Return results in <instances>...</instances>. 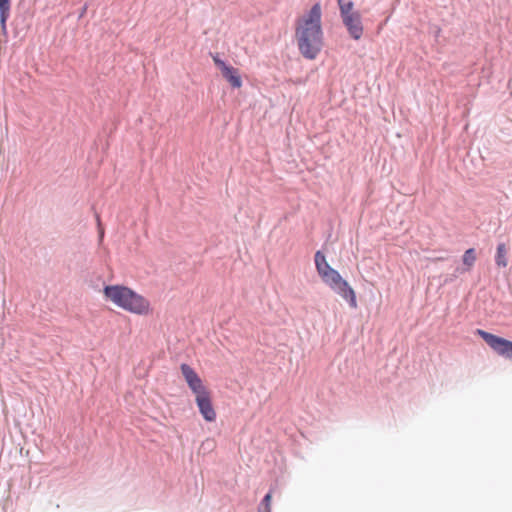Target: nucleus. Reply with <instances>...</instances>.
Masks as SVG:
<instances>
[{
  "label": "nucleus",
  "mask_w": 512,
  "mask_h": 512,
  "mask_svg": "<svg viewBox=\"0 0 512 512\" xmlns=\"http://www.w3.org/2000/svg\"><path fill=\"white\" fill-rule=\"evenodd\" d=\"M321 17V5L316 3L295 22V39L299 51L310 60L315 59L323 47Z\"/></svg>",
  "instance_id": "1"
},
{
  "label": "nucleus",
  "mask_w": 512,
  "mask_h": 512,
  "mask_svg": "<svg viewBox=\"0 0 512 512\" xmlns=\"http://www.w3.org/2000/svg\"><path fill=\"white\" fill-rule=\"evenodd\" d=\"M106 300L131 314L147 316L152 313L150 301L124 285H107L103 289Z\"/></svg>",
  "instance_id": "2"
},
{
  "label": "nucleus",
  "mask_w": 512,
  "mask_h": 512,
  "mask_svg": "<svg viewBox=\"0 0 512 512\" xmlns=\"http://www.w3.org/2000/svg\"><path fill=\"white\" fill-rule=\"evenodd\" d=\"M476 334L479 335L497 355L512 360L511 341L482 329H477Z\"/></svg>",
  "instance_id": "3"
},
{
  "label": "nucleus",
  "mask_w": 512,
  "mask_h": 512,
  "mask_svg": "<svg viewBox=\"0 0 512 512\" xmlns=\"http://www.w3.org/2000/svg\"><path fill=\"white\" fill-rule=\"evenodd\" d=\"M180 369L188 387L195 394V398L209 391L203 384V381L197 372L191 366L183 363L181 364Z\"/></svg>",
  "instance_id": "4"
},
{
  "label": "nucleus",
  "mask_w": 512,
  "mask_h": 512,
  "mask_svg": "<svg viewBox=\"0 0 512 512\" xmlns=\"http://www.w3.org/2000/svg\"><path fill=\"white\" fill-rule=\"evenodd\" d=\"M213 62L233 88H240L242 86L241 76L236 68L225 63L218 55L213 56Z\"/></svg>",
  "instance_id": "5"
},
{
  "label": "nucleus",
  "mask_w": 512,
  "mask_h": 512,
  "mask_svg": "<svg viewBox=\"0 0 512 512\" xmlns=\"http://www.w3.org/2000/svg\"><path fill=\"white\" fill-rule=\"evenodd\" d=\"M195 401L198 406L199 412L206 421L213 422L216 420V411L212 405L210 391L202 395H199L198 397L195 398Z\"/></svg>",
  "instance_id": "6"
},
{
  "label": "nucleus",
  "mask_w": 512,
  "mask_h": 512,
  "mask_svg": "<svg viewBox=\"0 0 512 512\" xmlns=\"http://www.w3.org/2000/svg\"><path fill=\"white\" fill-rule=\"evenodd\" d=\"M343 24L348 30L349 35L354 40H359L364 32V27L361 20L360 13H355L352 15H347L346 17L342 18Z\"/></svg>",
  "instance_id": "7"
},
{
  "label": "nucleus",
  "mask_w": 512,
  "mask_h": 512,
  "mask_svg": "<svg viewBox=\"0 0 512 512\" xmlns=\"http://www.w3.org/2000/svg\"><path fill=\"white\" fill-rule=\"evenodd\" d=\"M335 292L339 294L344 300H346L351 308H357L358 304L356 293L346 280H343Z\"/></svg>",
  "instance_id": "8"
},
{
  "label": "nucleus",
  "mask_w": 512,
  "mask_h": 512,
  "mask_svg": "<svg viewBox=\"0 0 512 512\" xmlns=\"http://www.w3.org/2000/svg\"><path fill=\"white\" fill-rule=\"evenodd\" d=\"M315 266L319 276L332 269L321 251L315 253Z\"/></svg>",
  "instance_id": "9"
},
{
  "label": "nucleus",
  "mask_w": 512,
  "mask_h": 512,
  "mask_svg": "<svg viewBox=\"0 0 512 512\" xmlns=\"http://www.w3.org/2000/svg\"><path fill=\"white\" fill-rule=\"evenodd\" d=\"M315 266L319 276L332 269L321 251L315 253Z\"/></svg>",
  "instance_id": "10"
},
{
  "label": "nucleus",
  "mask_w": 512,
  "mask_h": 512,
  "mask_svg": "<svg viewBox=\"0 0 512 512\" xmlns=\"http://www.w3.org/2000/svg\"><path fill=\"white\" fill-rule=\"evenodd\" d=\"M315 266L319 276L332 269L321 251L315 253Z\"/></svg>",
  "instance_id": "11"
},
{
  "label": "nucleus",
  "mask_w": 512,
  "mask_h": 512,
  "mask_svg": "<svg viewBox=\"0 0 512 512\" xmlns=\"http://www.w3.org/2000/svg\"><path fill=\"white\" fill-rule=\"evenodd\" d=\"M338 6L340 10L341 18L346 17L347 15H352L355 13H358L357 11H354V4L351 0H337Z\"/></svg>",
  "instance_id": "12"
},
{
  "label": "nucleus",
  "mask_w": 512,
  "mask_h": 512,
  "mask_svg": "<svg viewBox=\"0 0 512 512\" xmlns=\"http://www.w3.org/2000/svg\"><path fill=\"white\" fill-rule=\"evenodd\" d=\"M11 1L0 0V22L4 26L10 15Z\"/></svg>",
  "instance_id": "13"
},
{
  "label": "nucleus",
  "mask_w": 512,
  "mask_h": 512,
  "mask_svg": "<svg viewBox=\"0 0 512 512\" xmlns=\"http://www.w3.org/2000/svg\"><path fill=\"white\" fill-rule=\"evenodd\" d=\"M507 249L505 244L501 243L497 247V254H496V263L498 266L506 267L507 266V259H506Z\"/></svg>",
  "instance_id": "14"
},
{
  "label": "nucleus",
  "mask_w": 512,
  "mask_h": 512,
  "mask_svg": "<svg viewBox=\"0 0 512 512\" xmlns=\"http://www.w3.org/2000/svg\"><path fill=\"white\" fill-rule=\"evenodd\" d=\"M462 260H463L464 265L467 266V270H470L476 261L475 250L473 248L466 250L463 255Z\"/></svg>",
  "instance_id": "15"
},
{
  "label": "nucleus",
  "mask_w": 512,
  "mask_h": 512,
  "mask_svg": "<svg viewBox=\"0 0 512 512\" xmlns=\"http://www.w3.org/2000/svg\"><path fill=\"white\" fill-rule=\"evenodd\" d=\"M340 273L335 270V269H331L329 271H326L324 274H322L320 277L321 279L323 280V282L325 284H328L330 283L336 276H338Z\"/></svg>",
  "instance_id": "16"
},
{
  "label": "nucleus",
  "mask_w": 512,
  "mask_h": 512,
  "mask_svg": "<svg viewBox=\"0 0 512 512\" xmlns=\"http://www.w3.org/2000/svg\"><path fill=\"white\" fill-rule=\"evenodd\" d=\"M271 500H272V494L271 492L267 493L265 497L263 498L262 505L264 507L265 512H271Z\"/></svg>",
  "instance_id": "17"
},
{
  "label": "nucleus",
  "mask_w": 512,
  "mask_h": 512,
  "mask_svg": "<svg viewBox=\"0 0 512 512\" xmlns=\"http://www.w3.org/2000/svg\"><path fill=\"white\" fill-rule=\"evenodd\" d=\"M343 278L342 276L339 274L338 276H336L330 283H328L327 285L333 290L335 291L339 286L340 284L343 282Z\"/></svg>",
  "instance_id": "18"
},
{
  "label": "nucleus",
  "mask_w": 512,
  "mask_h": 512,
  "mask_svg": "<svg viewBox=\"0 0 512 512\" xmlns=\"http://www.w3.org/2000/svg\"><path fill=\"white\" fill-rule=\"evenodd\" d=\"M343 278L342 276L339 274L338 276H336L330 283H328L327 285L333 290L335 291L339 286L340 284L343 282Z\"/></svg>",
  "instance_id": "19"
},
{
  "label": "nucleus",
  "mask_w": 512,
  "mask_h": 512,
  "mask_svg": "<svg viewBox=\"0 0 512 512\" xmlns=\"http://www.w3.org/2000/svg\"><path fill=\"white\" fill-rule=\"evenodd\" d=\"M96 221H97V227H98V233H99V241L101 242L103 240L105 230L101 224V219H100L99 214H96Z\"/></svg>",
  "instance_id": "20"
}]
</instances>
